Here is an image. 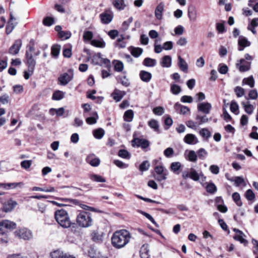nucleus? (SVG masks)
Masks as SVG:
<instances>
[{
	"instance_id": "obj_17",
	"label": "nucleus",
	"mask_w": 258,
	"mask_h": 258,
	"mask_svg": "<svg viewBox=\"0 0 258 258\" xmlns=\"http://www.w3.org/2000/svg\"><path fill=\"white\" fill-rule=\"evenodd\" d=\"M212 109V105L208 102H203L198 104V111H201L205 114H209Z\"/></svg>"
},
{
	"instance_id": "obj_49",
	"label": "nucleus",
	"mask_w": 258,
	"mask_h": 258,
	"mask_svg": "<svg viewBox=\"0 0 258 258\" xmlns=\"http://www.w3.org/2000/svg\"><path fill=\"white\" fill-rule=\"evenodd\" d=\"M133 17H130L127 21H124L121 26V29L123 31L127 30L129 27L130 24L133 22Z\"/></svg>"
},
{
	"instance_id": "obj_36",
	"label": "nucleus",
	"mask_w": 258,
	"mask_h": 258,
	"mask_svg": "<svg viewBox=\"0 0 258 258\" xmlns=\"http://www.w3.org/2000/svg\"><path fill=\"white\" fill-rule=\"evenodd\" d=\"M98 118V116L97 113L96 112H94L93 116L86 118V121L88 124H93L96 123Z\"/></svg>"
},
{
	"instance_id": "obj_48",
	"label": "nucleus",
	"mask_w": 258,
	"mask_h": 258,
	"mask_svg": "<svg viewBox=\"0 0 258 258\" xmlns=\"http://www.w3.org/2000/svg\"><path fill=\"white\" fill-rule=\"evenodd\" d=\"M197 156L201 160H204L208 155V152L204 148H200L197 151Z\"/></svg>"
},
{
	"instance_id": "obj_59",
	"label": "nucleus",
	"mask_w": 258,
	"mask_h": 258,
	"mask_svg": "<svg viewBox=\"0 0 258 258\" xmlns=\"http://www.w3.org/2000/svg\"><path fill=\"white\" fill-rule=\"evenodd\" d=\"M54 23V19L51 17H47L43 20V24L45 26H50Z\"/></svg>"
},
{
	"instance_id": "obj_6",
	"label": "nucleus",
	"mask_w": 258,
	"mask_h": 258,
	"mask_svg": "<svg viewBox=\"0 0 258 258\" xmlns=\"http://www.w3.org/2000/svg\"><path fill=\"white\" fill-rule=\"evenodd\" d=\"M16 224L8 220H4L0 222V234L6 235L9 231L15 229Z\"/></svg>"
},
{
	"instance_id": "obj_56",
	"label": "nucleus",
	"mask_w": 258,
	"mask_h": 258,
	"mask_svg": "<svg viewBox=\"0 0 258 258\" xmlns=\"http://www.w3.org/2000/svg\"><path fill=\"white\" fill-rule=\"evenodd\" d=\"M148 124L151 128H153L155 131H158L159 124L157 120L155 119H152L149 122Z\"/></svg>"
},
{
	"instance_id": "obj_47",
	"label": "nucleus",
	"mask_w": 258,
	"mask_h": 258,
	"mask_svg": "<svg viewBox=\"0 0 258 258\" xmlns=\"http://www.w3.org/2000/svg\"><path fill=\"white\" fill-rule=\"evenodd\" d=\"M113 63L114 64V70L116 72H121L123 69V63L119 60H114Z\"/></svg>"
},
{
	"instance_id": "obj_33",
	"label": "nucleus",
	"mask_w": 258,
	"mask_h": 258,
	"mask_svg": "<svg viewBox=\"0 0 258 258\" xmlns=\"http://www.w3.org/2000/svg\"><path fill=\"white\" fill-rule=\"evenodd\" d=\"M241 104L244 107L245 111L248 114H251L253 112V107L251 104H249V102H242Z\"/></svg>"
},
{
	"instance_id": "obj_35",
	"label": "nucleus",
	"mask_w": 258,
	"mask_h": 258,
	"mask_svg": "<svg viewBox=\"0 0 258 258\" xmlns=\"http://www.w3.org/2000/svg\"><path fill=\"white\" fill-rule=\"evenodd\" d=\"M60 46L57 44L52 45L51 47V54L54 57H57L59 54Z\"/></svg>"
},
{
	"instance_id": "obj_55",
	"label": "nucleus",
	"mask_w": 258,
	"mask_h": 258,
	"mask_svg": "<svg viewBox=\"0 0 258 258\" xmlns=\"http://www.w3.org/2000/svg\"><path fill=\"white\" fill-rule=\"evenodd\" d=\"M113 163L118 167L121 169L126 168L128 166L127 164H125L119 160H114L113 161Z\"/></svg>"
},
{
	"instance_id": "obj_44",
	"label": "nucleus",
	"mask_w": 258,
	"mask_h": 258,
	"mask_svg": "<svg viewBox=\"0 0 258 258\" xmlns=\"http://www.w3.org/2000/svg\"><path fill=\"white\" fill-rule=\"evenodd\" d=\"M118 155L121 158L124 159H129L131 158V154L130 153L124 149H121L119 150L118 152Z\"/></svg>"
},
{
	"instance_id": "obj_11",
	"label": "nucleus",
	"mask_w": 258,
	"mask_h": 258,
	"mask_svg": "<svg viewBox=\"0 0 258 258\" xmlns=\"http://www.w3.org/2000/svg\"><path fill=\"white\" fill-rule=\"evenodd\" d=\"M103 232L99 229L92 230L91 233L92 240L96 243L102 242L103 241Z\"/></svg>"
},
{
	"instance_id": "obj_21",
	"label": "nucleus",
	"mask_w": 258,
	"mask_h": 258,
	"mask_svg": "<svg viewBox=\"0 0 258 258\" xmlns=\"http://www.w3.org/2000/svg\"><path fill=\"white\" fill-rule=\"evenodd\" d=\"M126 94L125 92L115 89L111 93V96L116 102L120 101L123 97Z\"/></svg>"
},
{
	"instance_id": "obj_8",
	"label": "nucleus",
	"mask_w": 258,
	"mask_h": 258,
	"mask_svg": "<svg viewBox=\"0 0 258 258\" xmlns=\"http://www.w3.org/2000/svg\"><path fill=\"white\" fill-rule=\"evenodd\" d=\"M133 140L132 141V144L133 147H141L145 149L150 146L149 142L144 139H141L135 137V135H133Z\"/></svg>"
},
{
	"instance_id": "obj_38",
	"label": "nucleus",
	"mask_w": 258,
	"mask_h": 258,
	"mask_svg": "<svg viewBox=\"0 0 258 258\" xmlns=\"http://www.w3.org/2000/svg\"><path fill=\"white\" fill-rule=\"evenodd\" d=\"M17 24V23L11 22V21L8 22L6 27V33L7 34H10L13 31Z\"/></svg>"
},
{
	"instance_id": "obj_64",
	"label": "nucleus",
	"mask_w": 258,
	"mask_h": 258,
	"mask_svg": "<svg viewBox=\"0 0 258 258\" xmlns=\"http://www.w3.org/2000/svg\"><path fill=\"white\" fill-rule=\"evenodd\" d=\"M32 161L31 160H24L21 163L22 168L27 169L31 166Z\"/></svg>"
},
{
	"instance_id": "obj_7",
	"label": "nucleus",
	"mask_w": 258,
	"mask_h": 258,
	"mask_svg": "<svg viewBox=\"0 0 258 258\" xmlns=\"http://www.w3.org/2000/svg\"><path fill=\"white\" fill-rule=\"evenodd\" d=\"M73 72L71 70L61 74L58 78L59 84L62 86L67 85L73 79Z\"/></svg>"
},
{
	"instance_id": "obj_61",
	"label": "nucleus",
	"mask_w": 258,
	"mask_h": 258,
	"mask_svg": "<svg viewBox=\"0 0 258 258\" xmlns=\"http://www.w3.org/2000/svg\"><path fill=\"white\" fill-rule=\"evenodd\" d=\"M93 34L91 31H85L83 35V39L84 41H89L92 39Z\"/></svg>"
},
{
	"instance_id": "obj_31",
	"label": "nucleus",
	"mask_w": 258,
	"mask_h": 258,
	"mask_svg": "<svg viewBox=\"0 0 258 258\" xmlns=\"http://www.w3.org/2000/svg\"><path fill=\"white\" fill-rule=\"evenodd\" d=\"M89 177L92 181L97 182H105L106 181V179L104 177L95 174H90Z\"/></svg>"
},
{
	"instance_id": "obj_45",
	"label": "nucleus",
	"mask_w": 258,
	"mask_h": 258,
	"mask_svg": "<svg viewBox=\"0 0 258 258\" xmlns=\"http://www.w3.org/2000/svg\"><path fill=\"white\" fill-rule=\"evenodd\" d=\"M197 13L195 8H193L192 10L190 9L188 10V16L190 21H195L197 19Z\"/></svg>"
},
{
	"instance_id": "obj_39",
	"label": "nucleus",
	"mask_w": 258,
	"mask_h": 258,
	"mask_svg": "<svg viewBox=\"0 0 258 258\" xmlns=\"http://www.w3.org/2000/svg\"><path fill=\"white\" fill-rule=\"evenodd\" d=\"M206 188L207 191L211 194H214L217 190L216 186L213 182L208 183L206 186Z\"/></svg>"
},
{
	"instance_id": "obj_58",
	"label": "nucleus",
	"mask_w": 258,
	"mask_h": 258,
	"mask_svg": "<svg viewBox=\"0 0 258 258\" xmlns=\"http://www.w3.org/2000/svg\"><path fill=\"white\" fill-rule=\"evenodd\" d=\"M245 197L248 201H252L255 198V195L253 191L249 189L245 192Z\"/></svg>"
},
{
	"instance_id": "obj_10",
	"label": "nucleus",
	"mask_w": 258,
	"mask_h": 258,
	"mask_svg": "<svg viewBox=\"0 0 258 258\" xmlns=\"http://www.w3.org/2000/svg\"><path fill=\"white\" fill-rule=\"evenodd\" d=\"M250 66L251 62L245 60L244 58L237 60L236 63V68L242 73L249 71L250 69Z\"/></svg>"
},
{
	"instance_id": "obj_37",
	"label": "nucleus",
	"mask_w": 258,
	"mask_h": 258,
	"mask_svg": "<svg viewBox=\"0 0 258 258\" xmlns=\"http://www.w3.org/2000/svg\"><path fill=\"white\" fill-rule=\"evenodd\" d=\"M199 134L206 140L208 139L211 137V133L207 128H202L199 131Z\"/></svg>"
},
{
	"instance_id": "obj_22",
	"label": "nucleus",
	"mask_w": 258,
	"mask_h": 258,
	"mask_svg": "<svg viewBox=\"0 0 258 258\" xmlns=\"http://www.w3.org/2000/svg\"><path fill=\"white\" fill-rule=\"evenodd\" d=\"M24 185V183L22 182H13L8 183H1L0 186L6 189H13L17 187L18 186L22 187Z\"/></svg>"
},
{
	"instance_id": "obj_16",
	"label": "nucleus",
	"mask_w": 258,
	"mask_h": 258,
	"mask_svg": "<svg viewBox=\"0 0 258 258\" xmlns=\"http://www.w3.org/2000/svg\"><path fill=\"white\" fill-rule=\"evenodd\" d=\"M233 231L236 232V234L233 237V238L235 240L238 241L241 243L246 245L247 244V241L243 238V236H245V235L242 231L236 228H234Z\"/></svg>"
},
{
	"instance_id": "obj_30",
	"label": "nucleus",
	"mask_w": 258,
	"mask_h": 258,
	"mask_svg": "<svg viewBox=\"0 0 258 258\" xmlns=\"http://www.w3.org/2000/svg\"><path fill=\"white\" fill-rule=\"evenodd\" d=\"M143 64L148 67H153L156 64V60L155 59L146 57L144 59Z\"/></svg>"
},
{
	"instance_id": "obj_43",
	"label": "nucleus",
	"mask_w": 258,
	"mask_h": 258,
	"mask_svg": "<svg viewBox=\"0 0 258 258\" xmlns=\"http://www.w3.org/2000/svg\"><path fill=\"white\" fill-rule=\"evenodd\" d=\"M242 84H245L249 86L251 88L254 87V80L252 76H250L248 78H244L242 81Z\"/></svg>"
},
{
	"instance_id": "obj_62",
	"label": "nucleus",
	"mask_w": 258,
	"mask_h": 258,
	"mask_svg": "<svg viewBox=\"0 0 258 258\" xmlns=\"http://www.w3.org/2000/svg\"><path fill=\"white\" fill-rule=\"evenodd\" d=\"M71 36V33L69 31H61L58 35L59 37L63 39H69Z\"/></svg>"
},
{
	"instance_id": "obj_60",
	"label": "nucleus",
	"mask_w": 258,
	"mask_h": 258,
	"mask_svg": "<svg viewBox=\"0 0 258 258\" xmlns=\"http://www.w3.org/2000/svg\"><path fill=\"white\" fill-rule=\"evenodd\" d=\"M174 154V150L173 148L171 147H168L164 151V155L167 158L171 157Z\"/></svg>"
},
{
	"instance_id": "obj_28",
	"label": "nucleus",
	"mask_w": 258,
	"mask_h": 258,
	"mask_svg": "<svg viewBox=\"0 0 258 258\" xmlns=\"http://www.w3.org/2000/svg\"><path fill=\"white\" fill-rule=\"evenodd\" d=\"M112 4L114 7L119 11L124 10L126 7L124 0H114Z\"/></svg>"
},
{
	"instance_id": "obj_63",
	"label": "nucleus",
	"mask_w": 258,
	"mask_h": 258,
	"mask_svg": "<svg viewBox=\"0 0 258 258\" xmlns=\"http://www.w3.org/2000/svg\"><path fill=\"white\" fill-rule=\"evenodd\" d=\"M148 247L147 245H144L141 248V251H140V254L141 256L143 258L144 257H146L147 256L148 257V252L149 250L147 249Z\"/></svg>"
},
{
	"instance_id": "obj_1",
	"label": "nucleus",
	"mask_w": 258,
	"mask_h": 258,
	"mask_svg": "<svg viewBox=\"0 0 258 258\" xmlns=\"http://www.w3.org/2000/svg\"><path fill=\"white\" fill-rule=\"evenodd\" d=\"M131 234L126 230L115 231L111 237V244L117 249L124 247L130 241Z\"/></svg>"
},
{
	"instance_id": "obj_51",
	"label": "nucleus",
	"mask_w": 258,
	"mask_h": 258,
	"mask_svg": "<svg viewBox=\"0 0 258 258\" xmlns=\"http://www.w3.org/2000/svg\"><path fill=\"white\" fill-rule=\"evenodd\" d=\"M64 97V93L60 91H55L52 96V99L55 100H59Z\"/></svg>"
},
{
	"instance_id": "obj_20",
	"label": "nucleus",
	"mask_w": 258,
	"mask_h": 258,
	"mask_svg": "<svg viewBox=\"0 0 258 258\" xmlns=\"http://www.w3.org/2000/svg\"><path fill=\"white\" fill-rule=\"evenodd\" d=\"M183 141L185 143L189 145H196L199 143L198 138L192 134L186 135L183 139Z\"/></svg>"
},
{
	"instance_id": "obj_5",
	"label": "nucleus",
	"mask_w": 258,
	"mask_h": 258,
	"mask_svg": "<svg viewBox=\"0 0 258 258\" xmlns=\"http://www.w3.org/2000/svg\"><path fill=\"white\" fill-rule=\"evenodd\" d=\"M154 170L156 173V175L155 176L156 180L160 182L166 179L168 171L163 165L156 166Z\"/></svg>"
},
{
	"instance_id": "obj_2",
	"label": "nucleus",
	"mask_w": 258,
	"mask_h": 258,
	"mask_svg": "<svg viewBox=\"0 0 258 258\" xmlns=\"http://www.w3.org/2000/svg\"><path fill=\"white\" fill-rule=\"evenodd\" d=\"M54 217L58 224L64 228H68L71 226L74 227L75 225V224L72 223L68 212L63 209L56 210Z\"/></svg>"
},
{
	"instance_id": "obj_46",
	"label": "nucleus",
	"mask_w": 258,
	"mask_h": 258,
	"mask_svg": "<svg viewBox=\"0 0 258 258\" xmlns=\"http://www.w3.org/2000/svg\"><path fill=\"white\" fill-rule=\"evenodd\" d=\"M196 119L198 121V124L199 125L206 123L209 121V119L206 115L202 116L200 114H198L196 116Z\"/></svg>"
},
{
	"instance_id": "obj_26",
	"label": "nucleus",
	"mask_w": 258,
	"mask_h": 258,
	"mask_svg": "<svg viewBox=\"0 0 258 258\" xmlns=\"http://www.w3.org/2000/svg\"><path fill=\"white\" fill-rule=\"evenodd\" d=\"M128 50L130 51L132 55L135 57H139L143 52V49L142 48L140 47H135L133 46H130L128 48Z\"/></svg>"
},
{
	"instance_id": "obj_40",
	"label": "nucleus",
	"mask_w": 258,
	"mask_h": 258,
	"mask_svg": "<svg viewBox=\"0 0 258 258\" xmlns=\"http://www.w3.org/2000/svg\"><path fill=\"white\" fill-rule=\"evenodd\" d=\"M65 253L60 249L54 250L50 253L51 258H62Z\"/></svg>"
},
{
	"instance_id": "obj_18",
	"label": "nucleus",
	"mask_w": 258,
	"mask_h": 258,
	"mask_svg": "<svg viewBox=\"0 0 258 258\" xmlns=\"http://www.w3.org/2000/svg\"><path fill=\"white\" fill-rule=\"evenodd\" d=\"M21 46V40L20 39L16 40L13 45L10 48L9 53L12 55L17 54L19 52Z\"/></svg>"
},
{
	"instance_id": "obj_23",
	"label": "nucleus",
	"mask_w": 258,
	"mask_h": 258,
	"mask_svg": "<svg viewBox=\"0 0 258 258\" xmlns=\"http://www.w3.org/2000/svg\"><path fill=\"white\" fill-rule=\"evenodd\" d=\"M178 66L181 71L184 73H187L188 64L180 56H178Z\"/></svg>"
},
{
	"instance_id": "obj_13",
	"label": "nucleus",
	"mask_w": 258,
	"mask_h": 258,
	"mask_svg": "<svg viewBox=\"0 0 258 258\" xmlns=\"http://www.w3.org/2000/svg\"><path fill=\"white\" fill-rule=\"evenodd\" d=\"M250 44V42L245 37L242 35L239 36L238 40V50L239 51L243 50L245 47L249 46Z\"/></svg>"
},
{
	"instance_id": "obj_53",
	"label": "nucleus",
	"mask_w": 258,
	"mask_h": 258,
	"mask_svg": "<svg viewBox=\"0 0 258 258\" xmlns=\"http://www.w3.org/2000/svg\"><path fill=\"white\" fill-rule=\"evenodd\" d=\"M234 92L237 97H241L244 94V90L241 87L237 86L234 88Z\"/></svg>"
},
{
	"instance_id": "obj_25",
	"label": "nucleus",
	"mask_w": 258,
	"mask_h": 258,
	"mask_svg": "<svg viewBox=\"0 0 258 258\" xmlns=\"http://www.w3.org/2000/svg\"><path fill=\"white\" fill-rule=\"evenodd\" d=\"M139 75L142 81L146 83L149 82L152 78V74L145 71H140Z\"/></svg>"
},
{
	"instance_id": "obj_4",
	"label": "nucleus",
	"mask_w": 258,
	"mask_h": 258,
	"mask_svg": "<svg viewBox=\"0 0 258 258\" xmlns=\"http://www.w3.org/2000/svg\"><path fill=\"white\" fill-rule=\"evenodd\" d=\"M182 177L184 179L189 178L195 181H198L200 177L203 178V180H205L206 179V177L201 171H200V172H198L194 168H188L187 170L183 171L182 173Z\"/></svg>"
},
{
	"instance_id": "obj_14",
	"label": "nucleus",
	"mask_w": 258,
	"mask_h": 258,
	"mask_svg": "<svg viewBox=\"0 0 258 258\" xmlns=\"http://www.w3.org/2000/svg\"><path fill=\"white\" fill-rule=\"evenodd\" d=\"M25 57L27 60V64L28 67L29 71L31 73H33L36 65V61L33 58V55L32 54H29L28 52L26 53Z\"/></svg>"
},
{
	"instance_id": "obj_9",
	"label": "nucleus",
	"mask_w": 258,
	"mask_h": 258,
	"mask_svg": "<svg viewBox=\"0 0 258 258\" xmlns=\"http://www.w3.org/2000/svg\"><path fill=\"white\" fill-rule=\"evenodd\" d=\"M15 233L17 237L24 240H29L33 236L32 232L25 228L16 231Z\"/></svg>"
},
{
	"instance_id": "obj_54",
	"label": "nucleus",
	"mask_w": 258,
	"mask_h": 258,
	"mask_svg": "<svg viewBox=\"0 0 258 258\" xmlns=\"http://www.w3.org/2000/svg\"><path fill=\"white\" fill-rule=\"evenodd\" d=\"M149 162L148 161H144L140 165L139 169L140 171L143 172L148 170L149 168Z\"/></svg>"
},
{
	"instance_id": "obj_3",
	"label": "nucleus",
	"mask_w": 258,
	"mask_h": 258,
	"mask_svg": "<svg viewBox=\"0 0 258 258\" xmlns=\"http://www.w3.org/2000/svg\"><path fill=\"white\" fill-rule=\"evenodd\" d=\"M77 224L82 227L86 228L92 225V219L91 214L84 211L80 212L77 216Z\"/></svg>"
},
{
	"instance_id": "obj_41",
	"label": "nucleus",
	"mask_w": 258,
	"mask_h": 258,
	"mask_svg": "<svg viewBox=\"0 0 258 258\" xmlns=\"http://www.w3.org/2000/svg\"><path fill=\"white\" fill-rule=\"evenodd\" d=\"M182 165L179 162H172L170 165V169L174 172L176 173L181 167Z\"/></svg>"
},
{
	"instance_id": "obj_29",
	"label": "nucleus",
	"mask_w": 258,
	"mask_h": 258,
	"mask_svg": "<svg viewBox=\"0 0 258 258\" xmlns=\"http://www.w3.org/2000/svg\"><path fill=\"white\" fill-rule=\"evenodd\" d=\"M185 158L189 161L192 162H196L198 159V156L196 153L193 150H190L188 151L187 156Z\"/></svg>"
},
{
	"instance_id": "obj_12",
	"label": "nucleus",
	"mask_w": 258,
	"mask_h": 258,
	"mask_svg": "<svg viewBox=\"0 0 258 258\" xmlns=\"http://www.w3.org/2000/svg\"><path fill=\"white\" fill-rule=\"evenodd\" d=\"M113 17V14L111 11H105L100 15L101 22L104 24H108L111 22Z\"/></svg>"
},
{
	"instance_id": "obj_24",
	"label": "nucleus",
	"mask_w": 258,
	"mask_h": 258,
	"mask_svg": "<svg viewBox=\"0 0 258 258\" xmlns=\"http://www.w3.org/2000/svg\"><path fill=\"white\" fill-rule=\"evenodd\" d=\"M172 58L170 55H165L162 58L160 64L164 68H169L171 66Z\"/></svg>"
},
{
	"instance_id": "obj_57",
	"label": "nucleus",
	"mask_w": 258,
	"mask_h": 258,
	"mask_svg": "<svg viewBox=\"0 0 258 258\" xmlns=\"http://www.w3.org/2000/svg\"><path fill=\"white\" fill-rule=\"evenodd\" d=\"M228 71V67L224 64L220 63L219 65L218 71L221 74H226Z\"/></svg>"
},
{
	"instance_id": "obj_32",
	"label": "nucleus",
	"mask_w": 258,
	"mask_h": 258,
	"mask_svg": "<svg viewBox=\"0 0 258 258\" xmlns=\"http://www.w3.org/2000/svg\"><path fill=\"white\" fill-rule=\"evenodd\" d=\"M94 137L97 139H101L104 136L105 131L101 128L95 130L93 132Z\"/></svg>"
},
{
	"instance_id": "obj_50",
	"label": "nucleus",
	"mask_w": 258,
	"mask_h": 258,
	"mask_svg": "<svg viewBox=\"0 0 258 258\" xmlns=\"http://www.w3.org/2000/svg\"><path fill=\"white\" fill-rule=\"evenodd\" d=\"M232 199L238 206H241L242 204L240 200V197L238 192H234L232 194Z\"/></svg>"
},
{
	"instance_id": "obj_34",
	"label": "nucleus",
	"mask_w": 258,
	"mask_h": 258,
	"mask_svg": "<svg viewBox=\"0 0 258 258\" xmlns=\"http://www.w3.org/2000/svg\"><path fill=\"white\" fill-rule=\"evenodd\" d=\"M134 117V112L132 110L130 109L124 112L123 115L124 120L127 122L132 121Z\"/></svg>"
},
{
	"instance_id": "obj_19",
	"label": "nucleus",
	"mask_w": 258,
	"mask_h": 258,
	"mask_svg": "<svg viewBox=\"0 0 258 258\" xmlns=\"http://www.w3.org/2000/svg\"><path fill=\"white\" fill-rule=\"evenodd\" d=\"M86 162L94 167L99 166L100 163V159L94 154H90L86 158Z\"/></svg>"
},
{
	"instance_id": "obj_27",
	"label": "nucleus",
	"mask_w": 258,
	"mask_h": 258,
	"mask_svg": "<svg viewBox=\"0 0 258 258\" xmlns=\"http://www.w3.org/2000/svg\"><path fill=\"white\" fill-rule=\"evenodd\" d=\"M164 5L163 3H160L156 7L155 11V14L156 18L161 20L162 17V12L164 11Z\"/></svg>"
},
{
	"instance_id": "obj_52",
	"label": "nucleus",
	"mask_w": 258,
	"mask_h": 258,
	"mask_svg": "<svg viewBox=\"0 0 258 258\" xmlns=\"http://www.w3.org/2000/svg\"><path fill=\"white\" fill-rule=\"evenodd\" d=\"M91 43L93 46L97 47L104 48L105 46V43L103 41L93 40Z\"/></svg>"
},
{
	"instance_id": "obj_42",
	"label": "nucleus",
	"mask_w": 258,
	"mask_h": 258,
	"mask_svg": "<svg viewBox=\"0 0 258 258\" xmlns=\"http://www.w3.org/2000/svg\"><path fill=\"white\" fill-rule=\"evenodd\" d=\"M170 91L174 95H178L181 91V87L176 84H171L170 86Z\"/></svg>"
},
{
	"instance_id": "obj_15",
	"label": "nucleus",
	"mask_w": 258,
	"mask_h": 258,
	"mask_svg": "<svg viewBox=\"0 0 258 258\" xmlns=\"http://www.w3.org/2000/svg\"><path fill=\"white\" fill-rule=\"evenodd\" d=\"M17 204L18 203L16 201L12 199H9L4 204L3 210L5 212H11L15 208Z\"/></svg>"
}]
</instances>
